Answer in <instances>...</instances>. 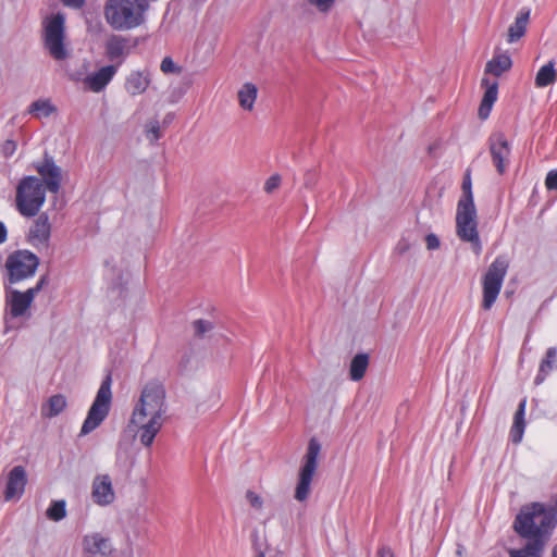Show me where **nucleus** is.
Wrapping results in <instances>:
<instances>
[{
	"label": "nucleus",
	"mask_w": 557,
	"mask_h": 557,
	"mask_svg": "<svg viewBox=\"0 0 557 557\" xmlns=\"http://www.w3.org/2000/svg\"><path fill=\"white\" fill-rule=\"evenodd\" d=\"M369 358L366 354L356 355L349 366V376L352 381H360L368 369Z\"/></svg>",
	"instance_id": "31"
},
{
	"label": "nucleus",
	"mask_w": 557,
	"mask_h": 557,
	"mask_svg": "<svg viewBox=\"0 0 557 557\" xmlns=\"http://www.w3.org/2000/svg\"><path fill=\"white\" fill-rule=\"evenodd\" d=\"M319 181V173L315 170H308L304 174V185L308 188H312Z\"/></svg>",
	"instance_id": "40"
},
{
	"label": "nucleus",
	"mask_w": 557,
	"mask_h": 557,
	"mask_svg": "<svg viewBox=\"0 0 557 557\" xmlns=\"http://www.w3.org/2000/svg\"><path fill=\"white\" fill-rule=\"evenodd\" d=\"M557 524V510L542 503L523 506L513 521V529L521 537L548 541Z\"/></svg>",
	"instance_id": "2"
},
{
	"label": "nucleus",
	"mask_w": 557,
	"mask_h": 557,
	"mask_svg": "<svg viewBox=\"0 0 557 557\" xmlns=\"http://www.w3.org/2000/svg\"><path fill=\"white\" fill-rule=\"evenodd\" d=\"M552 557H557V545L553 548Z\"/></svg>",
	"instance_id": "50"
},
{
	"label": "nucleus",
	"mask_w": 557,
	"mask_h": 557,
	"mask_svg": "<svg viewBox=\"0 0 557 557\" xmlns=\"http://www.w3.org/2000/svg\"><path fill=\"white\" fill-rule=\"evenodd\" d=\"M482 86L484 87L485 91L481 101V104L479 107V116L482 120H485L488 117L492 107L497 100L498 96V82L496 79H490L488 77L482 78Z\"/></svg>",
	"instance_id": "20"
},
{
	"label": "nucleus",
	"mask_w": 557,
	"mask_h": 557,
	"mask_svg": "<svg viewBox=\"0 0 557 557\" xmlns=\"http://www.w3.org/2000/svg\"><path fill=\"white\" fill-rule=\"evenodd\" d=\"M22 212L26 213L28 220V243L34 247L47 246L51 232L49 216L40 211Z\"/></svg>",
	"instance_id": "11"
},
{
	"label": "nucleus",
	"mask_w": 557,
	"mask_h": 557,
	"mask_svg": "<svg viewBox=\"0 0 557 557\" xmlns=\"http://www.w3.org/2000/svg\"><path fill=\"white\" fill-rule=\"evenodd\" d=\"M525 407L527 399L523 398L513 416V422L510 429V438L513 444H519L522 441L524 429H525Z\"/></svg>",
	"instance_id": "23"
},
{
	"label": "nucleus",
	"mask_w": 557,
	"mask_h": 557,
	"mask_svg": "<svg viewBox=\"0 0 557 557\" xmlns=\"http://www.w3.org/2000/svg\"><path fill=\"white\" fill-rule=\"evenodd\" d=\"M5 240H7V227L2 222H0V244L4 243Z\"/></svg>",
	"instance_id": "47"
},
{
	"label": "nucleus",
	"mask_w": 557,
	"mask_h": 557,
	"mask_svg": "<svg viewBox=\"0 0 557 557\" xmlns=\"http://www.w3.org/2000/svg\"><path fill=\"white\" fill-rule=\"evenodd\" d=\"M508 263L503 257H497L488 267L483 277V301L485 310L492 308L496 301L506 276Z\"/></svg>",
	"instance_id": "8"
},
{
	"label": "nucleus",
	"mask_w": 557,
	"mask_h": 557,
	"mask_svg": "<svg viewBox=\"0 0 557 557\" xmlns=\"http://www.w3.org/2000/svg\"><path fill=\"white\" fill-rule=\"evenodd\" d=\"M438 146H440L438 144H434V145L429 146V148H428L429 153L431 156H434L435 154V150L438 148Z\"/></svg>",
	"instance_id": "49"
},
{
	"label": "nucleus",
	"mask_w": 557,
	"mask_h": 557,
	"mask_svg": "<svg viewBox=\"0 0 557 557\" xmlns=\"http://www.w3.org/2000/svg\"><path fill=\"white\" fill-rule=\"evenodd\" d=\"M148 9V0H107L103 14L113 29L129 30L145 22Z\"/></svg>",
	"instance_id": "3"
},
{
	"label": "nucleus",
	"mask_w": 557,
	"mask_h": 557,
	"mask_svg": "<svg viewBox=\"0 0 557 557\" xmlns=\"http://www.w3.org/2000/svg\"><path fill=\"white\" fill-rule=\"evenodd\" d=\"M45 284V278H40L39 282L34 286V287H30L28 289H26L27 292H32L33 293V297L35 298L37 296V294L41 290L42 286Z\"/></svg>",
	"instance_id": "45"
},
{
	"label": "nucleus",
	"mask_w": 557,
	"mask_h": 557,
	"mask_svg": "<svg viewBox=\"0 0 557 557\" xmlns=\"http://www.w3.org/2000/svg\"><path fill=\"white\" fill-rule=\"evenodd\" d=\"M528 543L524 547L519 549H511L509 552L510 557H541L546 545V541L535 539V537H525Z\"/></svg>",
	"instance_id": "25"
},
{
	"label": "nucleus",
	"mask_w": 557,
	"mask_h": 557,
	"mask_svg": "<svg viewBox=\"0 0 557 557\" xmlns=\"http://www.w3.org/2000/svg\"><path fill=\"white\" fill-rule=\"evenodd\" d=\"M476 211H458L457 214V234L466 242L471 243L472 249L476 255L481 252V243L478 234Z\"/></svg>",
	"instance_id": "12"
},
{
	"label": "nucleus",
	"mask_w": 557,
	"mask_h": 557,
	"mask_svg": "<svg viewBox=\"0 0 557 557\" xmlns=\"http://www.w3.org/2000/svg\"><path fill=\"white\" fill-rule=\"evenodd\" d=\"M16 150V144L13 140H7L2 146V152L5 157L12 156Z\"/></svg>",
	"instance_id": "44"
},
{
	"label": "nucleus",
	"mask_w": 557,
	"mask_h": 557,
	"mask_svg": "<svg viewBox=\"0 0 557 557\" xmlns=\"http://www.w3.org/2000/svg\"><path fill=\"white\" fill-rule=\"evenodd\" d=\"M256 557H264V554L260 553L258 556Z\"/></svg>",
	"instance_id": "51"
},
{
	"label": "nucleus",
	"mask_w": 557,
	"mask_h": 557,
	"mask_svg": "<svg viewBox=\"0 0 557 557\" xmlns=\"http://www.w3.org/2000/svg\"><path fill=\"white\" fill-rule=\"evenodd\" d=\"M27 484V473L23 466L13 467L7 476L4 500L17 502L22 498Z\"/></svg>",
	"instance_id": "14"
},
{
	"label": "nucleus",
	"mask_w": 557,
	"mask_h": 557,
	"mask_svg": "<svg viewBox=\"0 0 557 557\" xmlns=\"http://www.w3.org/2000/svg\"><path fill=\"white\" fill-rule=\"evenodd\" d=\"M410 249H411V244H410V242H409L408 239H406V238H401V239L397 243V245H396V247H395V251H396L398 255H400V256H403V255L407 253Z\"/></svg>",
	"instance_id": "43"
},
{
	"label": "nucleus",
	"mask_w": 557,
	"mask_h": 557,
	"mask_svg": "<svg viewBox=\"0 0 557 557\" xmlns=\"http://www.w3.org/2000/svg\"><path fill=\"white\" fill-rule=\"evenodd\" d=\"M67 7L79 8L84 4L85 0H62Z\"/></svg>",
	"instance_id": "46"
},
{
	"label": "nucleus",
	"mask_w": 557,
	"mask_h": 557,
	"mask_svg": "<svg viewBox=\"0 0 557 557\" xmlns=\"http://www.w3.org/2000/svg\"><path fill=\"white\" fill-rule=\"evenodd\" d=\"M39 265L38 257L28 250H17L5 261V270L10 284H16L32 277Z\"/></svg>",
	"instance_id": "7"
},
{
	"label": "nucleus",
	"mask_w": 557,
	"mask_h": 557,
	"mask_svg": "<svg viewBox=\"0 0 557 557\" xmlns=\"http://www.w3.org/2000/svg\"><path fill=\"white\" fill-rule=\"evenodd\" d=\"M283 186V175L274 172L263 182L262 190L268 196H274Z\"/></svg>",
	"instance_id": "33"
},
{
	"label": "nucleus",
	"mask_w": 557,
	"mask_h": 557,
	"mask_svg": "<svg viewBox=\"0 0 557 557\" xmlns=\"http://www.w3.org/2000/svg\"><path fill=\"white\" fill-rule=\"evenodd\" d=\"M557 362V349L549 347L546 350L544 359L540 363L539 372L534 379L535 385L542 384L548 374L556 368Z\"/></svg>",
	"instance_id": "26"
},
{
	"label": "nucleus",
	"mask_w": 557,
	"mask_h": 557,
	"mask_svg": "<svg viewBox=\"0 0 557 557\" xmlns=\"http://www.w3.org/2000/svg\"><path fill=\"white\" fill-rule=\"evenodd\" d=\"M166 392L162 383L148 382L135 403L127 428L140 444L150 447L166 420Z\"/></svg>",
	"instance_id": "1"
},
{
	"label": "nucleus",
	"mask_w": 557,
	"mask_h": 557,
	"mask_svg": "<svg viewBox=\"0 0 557 557\" xmlns=\"http://www.w3.org/2000/svg\"><path fill=\"white\" fill-rule=\"evenodd\" d=\"M212 329V324L206 320H197L194 322V331L197 335H203Z\"/></svg>",
	"instance_id": "41"
},
{
	"label": "nucleus",
	"mask_w": 557,
	"mask_h": 557,
	"mask_svg": "<svg viewBox=\"0 0 557 557\" xmlns=\"http://www.w3.org/2000/svg\"><path fill=\"white\" fill-rule=\"evenodd\" d=\"M557 79L555 71V62L549 61L547 64L540 67L535 76V86L537 88H544L554 84Z\"/></svg>",
	"instance_id": "29"
},
{
	"label": "nucleus",
	"mask_w": 557,
	"mask_h": 557,
	"mask_svg": "<svg viewBox=\"0 0 557 557\" xmlns=\"http://www.w3.org/2000/svg\"><path fill=\"white\" fill-rule=\"evenodd\" d=\"M112 379L108 375L101 383L96 397L87 412V416L82 424L79 435L85 436L97 428L101 425V423L109 416L111 406H112Z\"/></svg>",
	"instance_id": "6"
},
{
	"label": "nucleus",
	"mask_w": 557,
	"mask_h": 557,
	"mask_svg": "<svg viewBox=\"0 0 557 557\" xmlns=\"http://www.w3.org/2000/svg\"><path fill=\"white\" fill-rule=\"evenodd\" d=\"M257 94L256 85L251 83L244 84L237 94L240 108L246 111H252Z\"/></svg>",
	"instance_id": "28"
},
{
	"label": "nucleus",
	"mask_w": 557,
	"mask_h": 557,
	"mask_svg": "<svg viewBox=\"0 0 557 557\" xmlns=\"http://www.w3.org/2000/svg\"><path fill=\"white\" fill-rule=\"evenodd\" d=\"M49 520L60 521L66 517V503L65 500H54L50 504L46 511Z\"/></svg>",
	"instance_id": "34"
},
{
	"label": "nucleus",
	"mask_w": 557,
	"mask_h": 557,
	"mask_svg": "<svg viewBox=\"0 0 557 557\" xmlns=\"http://www.w3.org/2000/svg\"><path fill=\"white\" fill-rule=\"evenodd\" d=\"M106 55L110 61H117L119 64L129 53L128 40L120 35H112L106 42Z\"/></svg>",
	"instance_id": "21"
},
{
	"label": "nucleus",
	"mask_w": 557,
	"mask_h": 557,
	"mask_svg": "<svg viewBox=\"0 0 557 557\" xmlns=\"http://www.w3.org/2000/svg\"><path fill=\"white\" fill-rule=\"evenodd\" d=\"M377 557H394L393 553L387 548L380 549Z\"/></svg>",
	"instance_id": "48"
},
{
	"label": "nucleus",
	"mask_w": 557,
	"mask_h": 557,
	"mask_svg": "<svg viewBox=\"0 0 557 557\" xmlns=\"http://www.w3.org/2000/svg\"><path fill=\"white\" fill-rule=\"evenodd\" d=\"M512 61L507 53L495 54L485 65V75L492 74L495 77L511 69Z\"/></svg>",
	"instance_id": "27"
},
{
	"label": "nucleus",
	"mask_w": 557,
	"mask_h": 557,
	"mask_svg": "<svg viewBox=\"0 0 557 557\" xmlns=\"http://www.w3.org/2000/svg\"><path fill=\"white\" fill-rule=\"evenodd\" d=\"M36 170L45 180L47 188L58 193L61 183V169L54 164L51 158L46 157L44 162L36 166Z\"/></svg>",
	"instance_id": "19"
},
{
	"label": "nucleus",
	"mask_w": 557,
	"mask_h": 557,
	"mask_svg": "<svg viewBox=\"0 0 557 557\" xmlns=\"http://www.w3.org/2000/svg\"><path fill=\"white\" fill-rule=\"evenodd\" d=\"M67 407V399L62 394L50 396L41 406L40 413L44 418H54L61 414Z\"/></svg>",
	"instance_id": "22"
},
{
	"label": "nucleus",
	"mask_w": 557,
	"mask_h": 557,
	"mask_svg": "<svg viewBox=\"0 0 557 557\" xmlns=\"http://www.w3.org/2000/svg\"><path fill=\"white\" fill-rule=\"evenodd\" d=\"M160 70L164 74H180L181 67L177 66L170 57H165L160 65Z\"/></svg>",
	"instance_id": "38"
},
{
	"label": "nucleus",
	"mask_w": 557,
	"mask_h": 557,
	"mask_svg": "<svg viewBox=\"0 0 557 557\" xmlns=\"http://www.w3.org/2000/svg\"><path fill=\"white\" fill-rule=\"evenodd\" d=\"M45 185L40 178L28 176L17 186V209H39L45 201Z\"/></svg>",
	"instance_id": "9"
},
{
	"label": "nucleus",
	"mask_w": 557,
	"mask_h": 557,
	"mask_svg": "<svg viewBox=\"0 0 557 557\" xmlns=\"http://www.w3.org/2000/svg\"><path fill=\"white\" fill-rule=\"evenodd\" d=\"M91 497L98 506H108L115 499V492L109 474H98L91 484Z\"/></svg>",
	"instance_id": "16"
},
{
	"label": "nucleus",
	"mask_w": 557,
	"mask_h": 557,
	"mask_svg": "<svg viewBox=\"0 0 557 557\" xmlns=\"http://www.w3.org/2000/svg\"><path fill=\"white\" fill-rule=\"evenodd\" d=\"M42 40L45 49L54 60L63 61L70 57L65 16L62 13L50 15L44 21Z\"/></svg>",
	"instance_id": "4"
},
{
	"label": "nucleus",
	"mask_w": 557,
	"mask_h": 557,
	"mask_svg": "<svg viewBox=\"0 0 557 557\" xmlns=\"http://www.w3.org/2000/svg\"><path fill=\"white\" fill-rule=\"evenodd\" d=\"M490 152L497 172L504 174L510 156V146L503 133H496L490 137Z\"/></svg>",
	"instance_id": "15"
},
{
	"label": "nucleus",
	"mask_w": 557,
	"mask_h": 557,
	"mask_svg": "<svg viewBox=\"0 0 557 557\" xmlns=\"http://www.w3.org/2000/svg\"><path fill=\"white\" fill-rule=\"evenodd\" d=\"M336 0H308L319 12L325 13L331 10Z\"/></svg>",
	"instance_id": "39"
},
{
	"label": "nucleus",
	"mask_w": 557,
	"mask_h": 557,
	"mask_svg": "<svg viewBox=\"0 0 557 557\" xmlns=\"http://www.w3.org/2000/svg\"><path fill=\"white\" fill-rule=\"evenodd\" d=\"M117 72V65H107L87 75L84 78V85L92 92H100L112 81Z\"/></svg>",
	"instance_id": "17"
},
{
	"label": "nucleus",
	"mask_w": 557,
	"mask_h": 557,
	"mask_svg": "<svg viewBox=\"0 0 557 557\" xmlns=\"http://www.w3.org/2000/svg\"><path fill=\"white\" fill-rule=\"evenodd\" d=\"M151 84V75L148 71H133L131 72L124 83L125 91L136 97L143 95Z\"/></svg>",
	"instance_id": "18"
},
{
	"label": "nucleus",
	"mask_w": 557,
	"mask_h": 557,
	"mask_svg": "<svg viewBox=\"0 0 557 557\" xmlns=\"http://www.w3.org/2000/svg\"><path fill=\"white\" fill-rule=\"evenodd\" d=\"M83 557H112L114 547L108 536L99 532H90L82 540Z\"/></svg>",
	"instance_id": "13"
},
{
	"label": "nucleus",
	"mask_w": 557,
	"mask_h": 557,
	"mask_svg": "<svg viewBox=\"0 0 557 557\" xmlns=\"http://www.w3.org/2000/svg\"><path fill=\"white\" fill-rule=\"evenodd\" d=\"M322 446L320 442L312 437L307 447V451L302 457L301 466L297 476L294 498L297 502L304 503L308 499L311 493V484L319 467V459Z\"/></svg>",
	"instance_id": "5"
},
{
	"label": "nucleus",
	"mask_w": 557,
	"mask_h": 557,
	"mask_svg": "<svg viewBox=\"0 0 557 557\" xmlns=\"http://www.w3.org/2000/svg\"><path fill=\"white\" fill-rule=\"evenodd\" d=\"M462 197L458 201L457 209H473L471 171L468 169L461 184Z\"/></svg>",
	"instance_id": "30"
},
{
	"label": "nucleus",
	"mask_w": 557,
	"mask_h": 557,
	"mask_svg": "<svg viewBox=\"0 0 557 557\" xmlns=\"http://www.w3.org/2000/svg\"><path fill=\"white\" fill-rule=\"evenodd\" d=\"M246 500L248 502V504L256 510H262L263 509V505H264V500L263 498L257 494L256 492L253 491H247L246 495Z\"/></svg>",
	"instance_id": "37"
},
{
	"label": "nucleus",
	"mask_w": 557,
	"mask_h": 557,
	"mask_svg": "<svg viewBox=\"0 0 557 557\" xmlns=\"http://www.w3.org/2000/svg\"><path fill=\"white\" fill-rule=\"evenodd\" d=\"M146 137L151 143L157 141L161 137V128L158 121L149 122L146 125Z\"/></svg>",
	"instance_id": "36"
},
{
	"label": "nucleus",
	"mask_w": 557,
	"mask_h": 557,
	"mask_svg": "<svg viewBox=\"0 0 557 557\" xmlns=\"http://www.w3.org/2000/svg\"><path fill=\"white\" fill-rule=\"evenodd\" d=\"M545 187L548 190H557V169L547 173L545 178Z\"/></svg>",
	"instance_id": "42"
},
{
	"label": "nucleus",
	"mask_w": 557,
	"mask_h": 557,
	"mask_svg": "<svg viewBox=\"0 0 557 557\" xmlns=\"http://www.w3.org/2000/svg\"><path fill=\"white\" fill-rule=\"evenodd\" d=\"M55 111L57 108L49 99H38L34 101L28 108V113L37 119L48 117Z\"/></svg>",
	"instance_id": "32"
},
{
	"label": "nucleus",
	"mask_w": 557,
	"mask_h": 557,
	"mask_svg": "<svg viewBox=\"0 0 557 557\" xmlns=\"http://www.w3.org/2000/svg\"><path fill=\"white\" fill-rule=\"evenodd\" d=\"M34 300L32 292H21L14 288L5 290V307L9 315L13 319L29 320Z\"/></svg>",
	"instance_id": "10"
},
{
	"label": "nucleus",
	"mask_w": 557,
	"mask_h": 557,
	"mask_svg": "<svg viewBox=\"0 0 557 557\" xmlns=\"http://www.w3.org/2000/svg\"><path fill=\"white\" fill-rule=\"evenodd\" d=\"M530 18V9H522L508 28L507 41L515 42L524 36Z\"/></svg>",
	"instance_id": "24"
},
{
	"label": "nucleus",
	"mask_w": 557,
	"mask_h": 557,
	"mask_svg": "<svg viewBox=\"0 0 557 557\" xmlns=\"http://www.w3.org/2000/svg\"><path fill=\"white\" fill-rule=\"evenodd\" d=\"M423 240H424V244H425V249L429 252L436 251L442 246V242H441L438 235H436L435 233H432V232L426 233L423 236Z\"/></svg>",
	"instance_id": "35"
}]
</instances>
